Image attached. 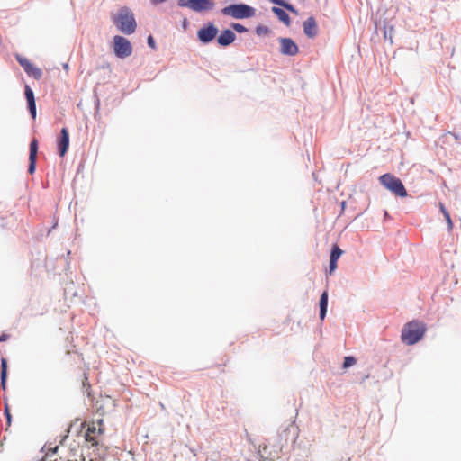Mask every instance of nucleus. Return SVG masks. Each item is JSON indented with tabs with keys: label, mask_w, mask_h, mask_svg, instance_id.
I'll return each instance as SVG.
<instances>
[{
	"label": "nucleus",
	"mask_w": 461,
	"mask_h": 461,
	"mask_svg": "<svg viewBox=\"0 0 461 461\" xmlns=\"http://www.w3.org/2000/svg\"><path fill=\"white\" fill-rule=\"evenodd\" d=\"M15 59L17 62L23 68L28 76L32 77L35 79H40L41 77V69L35 67L28 59L21 56L20 54H16Z\"/></svg>",
	"instance_id": "6"
},
{
	"label": "nucleus",
	"mask_w": 461,
	"mask_h": 461,
	"mask_svg": "<svg viewBox=\"0 0 461 461\" xmlns=\"http://www.w3.org/2000/svg\"><path fill=\"white\" fill-rule=\"evenodd\" d=\"M5 415L6 420H7V426H10L11 425L12 416H11L9 406H8L7 403H5Z\"/></svg>",
	"instance_id": "24"
},
{
	"label": "nucleus",
	"mask_w": 461,
	"mask_h": 461,
	"mask_svg": "<svg viewBox=\"0 0 461 461\" xmlns=\"http://www.w3.org/2000/svg\"><path fill=\"white\" fill-rule=\"evenodd\" d=\"M38 153V140L33 139L30 143L29 167L28 172L32 175L36 168V159Z\"/></svg>",
	"instance_id": "10"
},
{
	"label": "nucleus",
	"mask_w": 461,
	"mask_h": 461,
	"mask_svg": "<svg viewBox=\"0 0 461 461\" xmlns=\"http://www.w3.org/2000/svg\"><path fill=\"white\" fill-rule=\"evenodd\" d=\"M217 33V27H215L212 23H209L197 32V37L201 42L208 43L216 37Z\"/></svg>",
	"instance_id": "7"
},
{
	"label": "nucleus",
	"mask_w": 461,
	"mask_h": 461,
	"mask_svg": "<svg viewBox=\"0 0 461 461\" xmlns=\"http://www.w3.org/2000/svg\"><path fill=\"white\" fill-rule=\"evenodd\" d=\"M235 33L232 31L226 29L221 32V33L217 39V41L221 46L226 47L231 44L235 41Z\"/></svg>",
	"instance_id": "16"
},
{
	"label": "nucleus",
	"mask_w": 461,
	"mask_h": 461,
	"mask_svg": "<svg viewBox=\"0 0 461 461\" xmlns=\"http://www.w3.org/2000/svg\"><path fill=\"white\" fill-rule=\"evenodd\" d=\"M7 380V360L5 358L1 359V386L3 390L6 388Z\"/></svg>",
	"instance_id": "19"
},
{
	"label": "nucleus",
	"mask_w": 461,
	"mask_h": 461,
	"mask_svg": "<svg viewBox=\"0 0 461 461\" xmlns=\"http://www.w3.org/2000/svg\"><path fill=\"white\" fill-rule=\"evenodd\" d=\"M382 185L391 191L396 196L406 197L407 191L400 178L392 174H384L379 177Z\"/></svg>",
	"instance_id": "4"
},
{
	"label": "nucleus",
	"mask_w": 461,
	"mask_h": 461,
	"mask_svg": "<svg viewBox=\"0 0 461 461\" xmlns=\"http://www.w3.org/2000/svg\"><path fill=\"white\" fill-rule=\"evenodd\" d=\"M273 4L278 5L280 6H283L286 10L297 14V11L294 8V6L284 0H270Z\"/></svg>",
	"instance_id": "21"
},
{
	"label": "nucleus",
	"mask_w": 461,
	"mask_h": 461,
	"mask_svg": "<svg viewBox=\"0 0 461 461\" xmlns=\"http://www.w3.org/2000/svg\"><path fill=\"white\" fill-rule=\"evenodd\" d=\"M147 41H148V45L152 48V49H156V43H155V41H154V38L149 35L147 39Z\"/></svg>",
	"instance_id": "26"
},
{
	"label": "nucleus",
	"mask_w": 461,
	"mask_h": 461,
	"mask_svg": "<svg viewBox=\"0 0 461 461\" xmlns=\"http://www.w3.org/2000/svg\"><path fill=\"white\" fill-rule=\"evenodd\" d=\"M69 146V134L67 128H62L60 137L58 140L59 153L60 157H64Z\"/></svg>",
	"instance_id": "11"
},
{
	"label": "nucleus",
	"mask_w": 461,
	"mask_h": 461,
	"mask_svg": "<svg viewBox=\"0 0 461 461\" xmlns=\"http://www.w3.org/2000/svg\"><path fill=\"white\" fill-rule=\"evenodd\" d=\"M356 364V359L353 357H346L344 358L343 367L348 368Z\"/></svg>",
	"instance_id": "22"
},
{
	"label": "nucleus",
	"mask_w": 461,
	"mask_h": 461,
	"mask_svg": "<svg viewBox=\"0 0 461 461\" xmlns=\"http://www.w3.org/2000/svg\"><path fill=\"white\" fill-rule=\"evenodd\" d=\"M188 1L189 0H179L178 1V5L182 6V7L186 6V7L189 8Z\"/></svg>",
	"instance_id": "27"
},
{
	"label": "nucleus",
	"mask_w": 461,
	"mask_h": 461,
	"mask_svg": "<svg viewBox=\"0 0 461 461\" xmlns=\"http://www.w3.org/2000/svg\"><path fill=\"white\" fill-rule=\"evenodd\" d=\"M113 51L118 58L124 59L131 55L132 46L128 39L116 35L113 37Z\"/></svg>",
	"instance_id": "5"
},
{
	"label": "nucleus",
	"mask_w": 461,
	"mask_h": 461,
	"mask_svg": "<svg viewBox=\"0 0 461 461\" xmlns=\"http://www.w3.org/2000/svg\"><path fill=\"white\" fill-rule=\"evenodd\" d=\"M7 338H8V336H7V335H5V334H4V335H2V336H0V342H1V341H5V340H6V339H7Z\"/></svg>",
	"instance_id": "28"
},
{
	"label": "nucleus",
	"mask_w": 461,
	"mask_h": 461,
	"mask_svg": "<svg viewBox=\"0 0 461 461\" xmlns=\"http://www.w3.org/2000/svg\"><path fill=\"white\" fill-rule=\"evenodd\" d=\"M342 249L337 245L334 244L332 246L330 258V266H329V274L331 275L337 268V261L342 255Z\"/></svg>",
	"instance_id": "14"
},
{
	"label": "nucleus",
	"mask_w": 461,
	"mask_h": 461,
	"mask_svg": "<svg viewBox=\"0 0 461 461\" xmlns=\"http://www.w3.org/2000/svg\"><path fill=\"white\" fill-rule=\"evenodd\" d=\"M113 23L125 34L133 33L137 26L133 14L127 8L119 11L117 16L113 19Z\"/></svg>",
	"instance_id": "2"
},
{
	"label": "nucleus",
	"mask_w": 461,
	"mask_h": 461,
	"mask_svg": "<svg viewBox=\"0 0 461 461\" xmlns=\"http://www.w3.org/2000/svg\"><path fill=\"white\" fill-rule=\"evenodd\" d=\"M439 209H440L444 218L447 221L448 230L451 231L453 229V222L450 218V214H449L448 211L446 209V207L444 206V204L442 203H439Z\"/></svg>",
	"instance_id": "20"
},
{
	"label": "nucleus",
	"mask_w": 461,
	"mask_h": 461,
	"mask_svg": "<svg viewBox=\"0 0 461 461\" xmlns=\"http://www.w3.org/2000/svg\"><path fill=\"white\" fill-rule=\"evenodd\" d=\"M272 11L274 14H276V15L281 22H283L286 25H290V17L285 10L278 7H273Z\"/></svg>",
	"instance_id": "18"
},
{
	"label": "nucleus",
	"mask_w": 461,
	"mask_h": 461,
	"mask_svg": "<svg viewBox=\"0 0 461 461\" xmlns=\"http://www.w3.org/2000/svg\"><path fill=\"white\" fill-rule=\"evenodd\" d=\"M221 14L234 19H245L255 16L256 10L246 4H233L222 8Z\"/></svg>",
	"instance_id": "3"
},
{
	"label": "nucleus",
	"mask_w": 461,
	"mask_h": 461,
	"mask_svg": "<svg viewBox=\"0 0 461 461\" xmlns=\"http://www.w3.org/2000/svg\"><path fill=\"white\" fill-rule=\"evenodd\" d=\"M260 30H262V28H258L257 29V32L259 34L260 33Z\"/></svg>",
	"instance_id": "29"
},
{
	"label": "nucleus",
	"mask_w": 461,
	"mask_h": 461,
	"mask_svg": "<svg viewBox=\"0 0 461 461\" xmlns=\"http://www.w3.org/2000/svg\"><path fill=\"white\" fill-rule=\"evenodd\" d=\"M102 434V429L96 428L95 424L89 425L86 433L85 439L86 442L90 443L92 446H96L98 444V437Z\"/></svg>",
	"instance_id": "12"
},
{
	"label": "nucleus",
	"mask_w": 461,
	"mask_h": 461,
	"mask_svg": "<svg viewBox=\"0 0 461 461\" xmlns=\"http://www.w3.org/2000/svg\"><path fill=\"white\" fill-rule=\"evenodd\" d=\"M426 327L422 322L411 321L405 324L402 330V340L407 345L417 343L424 335Z\"/></svg>",
	"instance_id": "1"
},
{
	"label": "nucleus",
	"mask_w": 461,
	"mask_h": 461,
	"mask_svg": "<svg viewBox=\"0 0 461 461\" xmlns=\"http://www.w3.org/2000/svg\"><path fill=\"white\" fill-rule=\"evenodd\" d=\"M82 384H83L84 388L86 387V390H88L90 388V384L88 383V376H87L86 373H84V378L82 381Z\"/></svg>",
	"instance_id": "25"
},
{
	"label": "nucleus",
	"mask_w": 461,
	"mask_h": 461,
	"mask_svg": "<svg viewBox=\"0 0 461 461\" xmlns=\"http://www.w3.org/2000/svg\"><path fill=\"white\" fill-rule=\"evenodd\" d=\"M303 32L309 38H314L318 34V26L314 17H309L303 22Z\"/></svg>",
	"instance_id": "13"
},
{
	"label": "nucleus",
	"mask_w": 461,
	"mask_h": 461,
	"mask_svg": "<svg viewBox=\"0 0 461 461\" xmlns=\"http://www.w3.org/2000/svg\"><path fill=\"white\" fill-rule=\"evenodd\" d=\"M232 28L236 32H240V33L248 31L247 28L240 23H232Z\"/></svg>",
	"instance_id": "23"
},
{
	"label": "nucleus",
	"mask_w": 461,
	"mask_h": 461,
	"mask_svg": "<svg viewBox=\"0 0 461 461\" xmlns=\"http://www.w3.org/2000/svg\"><path fill=\"white\" fill-rule=\"evenodd\" d=\"M328 306V293L325 291L322 293L320 298V318L323 320L327 312Z\"/></svg>",
	"instance_id": "17"
},
{
	"label": "nucleus",
	"mask_w": 461,
	"mask_h": 461,
	"mask_svg": "<svg viewBox=\"0 0 461 461\" xmlns=\"http://www.w3.org/2000/svg\"><path fill=\"white\" fill-rule=\"evenodd\" d=\"M24 95L28 103V107L30 110V113L32 114V119H35L36 117V104H35V98L34 94L32 88L26 85L24 87Z\"/></svg>",
	"instance_id": "15"
},
{
	"label": "nucleus",
	"mask_w": 461,
	"mask_h": 461,
	"mask_svg": "<svg viewBox=\"0 0 461 461\" xmlns=\"http://www.w3.org/2000/svg\"><path fill=\"white\" fill-rule=\"evenodd\" d=\"M189 8L194 12H207L214 9V0H189Z\"/></svg>",
	"instance_id": "9"
},
{
	"label": "nucleus",
	"mask_w": 461,
	"mask_h": 461,
	"mask_svg": "<svg viewBox=\"0 0 461 461\" xmlns=\"http://www.w3.org/2000/svg\"><path fill=\"white\" fill-rule=\"evenodd\" d=\"M280 52L283 55L295 56L299 52L297 44L291 38H280Z\"/></svg>",
	"instance_id": "8"
}]
</instances>
